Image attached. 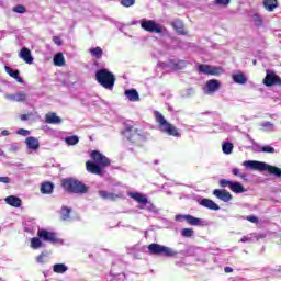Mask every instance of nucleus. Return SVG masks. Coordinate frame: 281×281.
Wrapping results in <instances>:
<instances>
[{
	"mask_svg": "<svg viewBox=\"0 0 281 281\" xmlns=\"http://www.w3.org/2000/svg\"><path fill=\"white\" fill-rule=\"evenodd\" d=\"M90 159H92V161L87 160L86 162V170L90 175L102 176L103 168L111 165L110 158L98 150L90 151Z\"/></svg>",
	"mask_w": 281,
	"mask_h": 281,
	"instance_id": "1",
	"label": "nucleus"
},
{
	"mask_svg": "<svg viewBox=\"0 0 281 281\" xmlns=\"http://www.w3.org/2000/svg\"><path fill=\"white\" fill-rule=\"evenodd\" d=\"M123 138L127 139L128 143L135 146H139L143 142L146 140V134L140 128H137L134 125H125L121 132Z\"/></svg>",
	"mask_w": 281,
	"mask_h": 281,
	"instance_id": "2",
	"label": "nucleus"
},
{
	"mask_svg": "<svg viewBox=\"0 0 281 281\" xmlns=\"http://www.w3.org/2000/svg\"><path fill=\"white\" fill-rule=\"evenodd\" d=\"M243 166H245V168H248L249 170H257L259 172L267 171L269 172V175H272L276 178H281V168L267 165L266 162L257 160H245L243 162Z\"/></svg>",
	"mask_w": 281,
	"mask_h": 281,
	"instance_id": "3",
	"label": "nucleus"
},
{
	"mask_svg": "<svg viewBox=\"0 0 281 281\" xmlns=\"http://www.w3.org/2000/svg\"><path fill=\"white\" fill-rule=\"evenodd\" d=\"M61 188L68 193L86 194L89 189L82 181L74 178H66L61 180Z\"/></svg>",
	"mask_w": 281,
	"mask_h": 281,
	"instance_id": "4",
	"label": "nucleus"
},
{
	"mask_svg": "<svg viewBox=\"0 0 281 281\" xmlns=\"http://www.w3.org/2000/svg\"><path fill=\"white\" fill-rule=\"evenodd\" d=\"M115 80V75L108 69H99L95 71V81L105 90H113Z\"/></svg>",
	"mask_w": 281,
	"mask_h": 281,
	"instance_id": "5",
	"label": "nucleus"
},
{
	"mask_svg": "<svg viewBox=\"0 0 281 281\" xmlns=\"http://www.w3.org/2000/svg\"><path fill=\"white\" fill-rule=\"evenodd\" d=\"M155 119L156 123L159 124V127L162 128L165 134H168V136L181 137V133L176 128V126L168 123L159 111H155Z\"/></svg>",
	"mask_w": 281,
	"mask_h": 281,
	"instance_id": "6",
	"label": "nucleus"
},
{
	"mask_svg": "<svg viewBox=\"0 0 281 281\" xmlns=\"http://www.w3.org/2000/svg\"><path fill=\"white\" fill-rule=\"evenodd\" d=\"M147 250L149 254L155 256H165V257H176L177 252L172 250V248H168L167 246H161L160 244H149L147 246Z\"/></svg>",
	"mask_w": 281,
	"mask_h": 281,
	"instance_id": "7",
	"label": "nucleus"
},
{
	"mask_svg": "<svg viewBox=\"0 0 281 281\" xmlns=\"http://www.w3.org/2000/svg\"><path fill=\"white\" fill-rule=\"evenodd\" d=\"M36 238L50 245L61 244V239L58 237L56 233L48 232L46 229H38V232H36Z\"/></svg>",
	"mask_w": 281,
	"mask_h": 281,
	"instance_id": "8",
	"label": "nucleus"
},
{
	"mask_svg": "<svg viewBox=\"0 0 281 281\" xmlns=\"http://www.w3.org/2000/svg\"><path fill=\"white\" fill-rule=\"evenodd\" d=\"M140 29L149 34H164V26L154 20H143V22H140Z\"/></svg>",
	"mask_w": 281,
	"mask_h": 281,
	"instance_id": "9",
	"label": "nucleus"
},
{
	"mask_svg": "<svg viewBox=\"0 0 281 281\" xmlns=\"http://www.w3.org/2000/svg\"><path fill=\"white\" fill-rule=\"evenodd\" d=\"M198 71L206 76H215V77L222 76V74H224V69L222 67H215V66H210L204 64L198 65Z\"/></svg>",
	"mask_w": 281,
	"mask_h": 281,
	"instance_id": "10",
	"label": "nucleus"
},
{
	"mask_svg": "<svg viewBox=\"0 0 281 281\" xmlns=\"http://www.w3.org/2000/svg\"><path fill=\"white\" fill-rule=\"evenodd\" d=\"M263 85H266V87H281V78L276 75L274 71L267 70L266 78H263Z\"/></svg>",
	"mask_w": 281,
	"mask_h": 281,
	"instance_id": "11",
	"label": "nucleus"
},
{
	"mask_svg": "<svg viewBox=\"0 0 281 281\" xmlns=\"http://www.w3.org/2000/svg\"><path fill=\"white\" fill-rule=\"evenodd\" d=\"M213 196L217 198L224 203H229L233 200V195L226 189H215L213 190Z\"/></svg>",
	"mask_w": 281,
	"mask_h": 281,
	"instance_id": "12",
	"label": "nucleus"
},
{
	"mask_svg": "<svg viewBox=\"0 0 281 281\" xmlns=\"http://www.w3.org/2000/svg\"><path fill=\"white\" fill-rule=\"evenodd\" d=\"M5 100H9L10 102H26L27 95L25 91L15 92L14 94H5Z\"/></svg>",
	"mask_w": 281,
	"mask_h": 281,
	"instance_id": "13",
	"label": "nucleus"
},
{
	"mask_svg": "<svg viewBox=\"0 0 281 281\" xmlns=\"http://www.w3.org/2000/svg\"><path fill=\"white\" fill-rule=\"evenodd\" d=\"M171 27H173V30H176V33L179 35H187L188 33L186 32L184 29V23L182 22V20H173L170 22Z\"/></svg>",
	"mask_w": 281,
	"mask_h": 281,
	"instance_id": "14",
	"label": "nucleus"
},
{
	"mask_svg": "<svg viewBox=\"0 0 281 281\" xmlns=\"http://www.w3.org/2000/svg\"><path fill=\"white\" fill-rule=\"evenodd\" d=\"M20 58L23 59V61L29 65L34 64V57L32 56V53L30 52V49L26 47L21 48Z\"/></svg>",
	"mask_w": 281,
	"mask_h": 281,
	"instance_id": "15",
	"label": "nucleus"
},
{
	"mask_svg": "<svg viewBox=\"0 0 281 281\" xmlns=\"http://www.w3.org/2000/svg\"><path fill=\"white\" fill-rule=\"evenodd\" d=\"M179 218H184L186 222H188L191 226H200L201 220L198 217H194L193 215H176V221Z\"/></svg>",
	"mask_w": 281,
	"mask_h": 281,
	"instance_id": "16",
	"label": "nucleus"
},
{
	"mask_svg": "<svg viewBox=\"0 0 281 281\" xmlns=\"http://www.w3.org/2000/svg\"><path fill=\"white\" fill-rule=\"evenodd\" d=\"M128 196H131V199L137 202L138 204H148V198H146V195H143V193L132 192L128 193Z\"/></svg>",
	"mask_w": 281,
	"mask_h": 281,
	"instance_id": "17",
	"label": "nucleus"
},
{
	"mask_svg": "<svg viewBox=\"0 0 281 281\" xmlns=\"http://www.w3.org/2000/svg\"><path fill=\"white\" fill-rule=\"evenodd\" d=\"M5 74L9 75L12 79H15L18 83L23 85V78L20 77V71L19 70H13V68L5 66Z\"/></svg>",
	"mask_w": 281,
	"mask_h": 281,
	"instance_id": "18",
	"label": "nucleus"
},
{
	"mask_svg": "<svg viewBox=\"0 0 281 281\" xmlns=\"http://www.w3.org/2000/svg\"><path fill=\"white\" fill-rule=\"evenodd\" d=\"M200 205L203 206L204 209H209L211 211H218L221 207L215 203L214 201L210 199H203L200 202Z\"/></svg>",
	"mask_w": 281,
	"mask_h": 281,
	"instance_id": "19",
	"label": "nucleus"
},
{
	"mask_svg": "<svg viewBox=\"0 0 281 281\" xmlns=\"http://www.w3.org/2000/svg\"><path fill=\"white\" fill-rule=\"evenodd\" d=\"M220 88H221V82H218V80L211 79L206 81V90H209L210 94L217 92Z\"/></svg>",
	"mask_w": 281,
	"mask_h": 281,
	"instance_id": "20",
	"label": "nucleus"
},
{
	"mask_svg": "<svg viewBox=\"0 0 281 281\" xmlns=\"http://www.w3.org/2000/svg\"><path fill=\"white\" fill-rule=\"evenodd\" d=\"M24 144H26V147H29V149H32V150H37L41 147L38 139L32 136L24 139Z\"/></svg>",
	"mask_w": 281,
	"mask_h": 281,
	"instance_id": "21",
	"label": "nucleus"
},
{
	"mask_svg": "<svg viewBox=\"0 0 281 281\" xmlns=\"http://www.w3.org/2000/svg\"><path fill=\"white\" fill-rule=\"evenodd\" d=\"M262 4L267 12H274V10L279 7L278 0H263Z\"/></svg>",
	"mask_w": 281,
	"mask_h": 281,
	"instance_id": "22",
	"label": "nucleus"
},
{
	"mask_svg": "<svg viewBox=\"0 0 281 281\" xmlns=\"http://www.w3.org/2000/svg\"><path fill=\"white\" fill-rule=\"evenodd\" d=\"M45 123L47 124H60L61 117L56 115V113H47L45 114Z\"/></svg>",
	"mask_w": 281,
	"mask_h": 281,
	"instance_id": "23",
	"label": "nucleus"
},
{
	"mask_svg": "<svg viewBox=\"0 0 281 281\" xmlns=\"http://www.w3.org/2000/svg\"><path fill=\"white\" fill-rule=\"evenodd\" d=\"M5 203L9 204V206L19 209L21 206V199L14 195H9L5 198Z\"/></svg>",
	"mask_w": 281,
	"mask_h": 281,
	"instance_id": "24",
	"label": "nucleus"
},
{
	"mask_svg": "<svg viewBox=\"0 0 281 281\" xmlns=\"http://www.w3.org/2000/svg\"><path fill=\"white\" fill-rule=\"evenodd\" d=\"M233 81L236 82L237 85H246L247 83V77L245 76L244 72L237 71L232 76Z\"/></svg>",
	"mask_w": 281,
	"mask_h": 281,
	"instance_id": "25",
	"label": "nucleus"
},
{
	"mask_svg": "<svg viewBox=\"0 0 281 281\" xmlns=\"http://www.w3.org/2000/svg\"><path fill=\"white\" fill-rule=\"evenodd\" d=\"M170 65H171V69H173L175 71H179V70L186 69L188 61H186V60L175 61L173 59H171Z\"/></svg>",
	"mask_w": 281,
	"mask_h": 281,
	"instance_id": "26",
	"label": "nucleus"
},
{
	"mask_svg": "<svg viewBox=\"0 0 281 281\" xmlns=\"http://www.w3.org/2000/svg\"><path fill=\"white\" fill-rule=\"evenodd\" d=\"M99 196H101V199L104 201H116V199H119V195L115 193H109L104 190L99 191Z\"/></svg>",
	"mask_w": 281,
	"mask_h": 281,
	"instance_id": "27",
	"label": "nucleus"
},
{
	"mask_svg": "<svg viewBox=\"0 0 281 281\" xmlns=\"http://www.w3.org/2000/svg\"><path fill=\"white\" fill-rule=\"evenodd\" d=\"M125 95L127 97L128 101H131V102L139 101V93L135 89L125 90Z\"/></svg>",
	"mask_w": 281,
	"mask_h": 281,
	"instance_id": "28",
	"label": "nucleus"
},
{
	"mask_svg": "<svg viewBox=\"0 0 281 281\" xmlns=\"http://www.w3.org/2000/svg\"><path fill=\"white\" fill-rule=\"evenodd\" d=\"M54 184L49 181H45L41 184V193L42 194H50L53 193Z\"/></svg>",
	"mask_w": 281,
	"mask_h": 281,
	"instance_id": "29",
	"label": "nucleus"
},
{
	"mask_svg": "<svg viewBox=\"0 0 281 281\" xmlns=\"http://www.w3.org/2000/svg\"><path fill=\"white\" fill-rule=\"evenodd\" d=\"M53 63L56 67H64L65 57L63 56V53H57L56 55H54Z\"/></svg>",
	"mask_w": 281,
	"mask_h": 281,
	"instance_id": "30",
	"label": "nucleus"
},
{
	"mask_svg": "<svg viewBox=\"0 0 281 281\" xmlns=\"http://www.w3.org/2000/svg\"><path fill=\"white\" fill-rule=\"evenodd\" d=\"M228 190H231V191H233V193H237V194L245 193L247 191L245 189V187H243V184L239 182L228 187Z\"/></svg>",
	"mask_w": 281,
	"mask_h": 281,
	"instance_id": "31",
	"label": "nucleus"
},
{
	"mask_svg": "<svg viewBox=\"0 0 281 281\" xmlns=\"http://www.w3.org/2000/svg\"><path fill=\"white\" fill-rule=\"evenodd\" d=\"M90 56L94 57L95 59H101L103 57V49L101 47L90 48L89 49Z\"/></svg>",
	"mask_w": 281,
	"mask_h": 281,
	"instance_id": "32",
	"label": "nucleus"
},
{
	"mask_svg": "<svg viewBox=\"0 0 281 281\" xmlns=\"http://www.w3.org/2000/svg\"><path fill=\"white\" fill-rule=\"evenodd\" d=\"M54 273L63 274L68 271V267L64 263H56L53 266Z\"/></svg>",
	"mask_w": 281,
	"mask_h": 281,
	"instance_id": "33",
	"label": "nucleus"
},
{
	"mask_svg": "<svg viewBox=\"0 0 281 281\" xmlns=\"http://www.w3.org/2000/svg\"><path fill=\"white\" fill-rule=\"evenodd\" d=\"M234 149V145L229 142H225L224 144H222V153H224L225 155H231V153H233Z\"/></svg>",
	"mask_w": 281,
	"mask_h": 281,
	"instance_id": "34",
	"label": "nucleus"
},
{
	"mask_svg": "<svg viewBox=\"0 0 281 281\" xmlns=\"http://www.w3.org/2000/svg\"><path fill=\"white\" fill-rule=\"evenodd\" d=\"M71 209H68L67 206L61 207V221L67 222L70 220Z\"/></svg>",
	"mask_w": 281,
	"mask_h": 281,
	"instance_id": "35",
	"label": "nucleus"
},
{
	"mask_svg": "<svg viewBox=\"0 0 281 281\" xmlns=\"http://www.w3.org/2000/svg\"><path fill=\"white\" fill-rule=\"evenodd\" d=\"M30 247L33 250H37L38 248L42 247V239L37 238V237H33L30 241Z\"/></svg>",
	"mask_w": 281,
	"mask_h": 281,
	"instance_id": "36",
	"label": "nucleus"
},
{
	"mask_svg": "<svg viewBox=\"0 0 281 281\" xmlns=\"http://www.w3.org/2000/svg\"><path fill=\"white\" fill-rule=\"evenodd\" d=\"M237 183H239V182L229 181V180H225V179H222L221 181H218V186H221V188H231Z\"/></svg>",
	"mask_w": 281,
	"mask_h": 281,
	"instance_id": "37",
	"label": "nucleus"
},
{
	"mask_svg": "<svg viewBox=\"0 0 281 281\" xmlns=\"http://www.w3.org/2000/svg\"><path fill=\"white\" fill-rule=\"evenodd\" d=\"M78 136H68L65 138L66 145L68 146H76L78 144Z\"/></svg>",
	"mask_w": 281,
	"mask_h": 281,
	"instance_id": "38",
	"label": "nucleus"
},
{
	"mask_svg": "<svg viewBox=\"0 0 281 281\" xmlns=\"http://www.w3.org/2000/svg\"><path fill=\"white\" fill-rule=\"evenodd\" d=\"M12 12L18 13V14H25L26 8L22 4H18L14 8H12Z\"/></svg>",
	"mask_w": 281,
	"mask_h": 281,
	"instance_id": "39",
	"label": "nucleus"
},
{
	"mask_svg": "<svg viewBox=\"0 0 281 281\" xmlns=\"http://www.w3.org/2000/svg\"><path fill=\"white\" fill-rule=\"evenodd\" d=\"M194 231L192 228H184L181 232L182 237L184 238H191L193 237Z\"/></svg>",
	"mask_w": 281,
	"mask_h": 281,
	"instance_id": "40",
	"label": "nucleus"
},
{
	"mask_svg": "<svg viewBox=\"0 0 281 281\" xmlns=\"http://www.w3.org/2000/svg\"><path fill=\"white\" fill-rule=\"evenodd\" d=\"M136 3V0H121V4L125 8H131Z\"/></svg>",
	"mask_w": 281,
	"mask_h": 281,
	"instance_id": "41",
	"label": "nucleus"
},
{
	"mask_svg": "<svg viewBox=\"0 0 281 281\" xmlns=\"http://www.w3.org/2000/svg\"><path fill=\"white\" fill-rule=\"evenodd\" d=\"M261 153L274 154L276 149H274V147L266 145V146L261 147Z\"/></svg>",
	"mask_w": 281,
	"mask_h": 281,
	"instance_id": "42",
	"label": "nucleus"
},
{
	"mask_svg": "<svg viewBox=\"0 0 281 281\" xmlns=\"http://www.w3.org/2000/svg\"><path fill=\"white\" fill-rule=\"evenodd\" d=\"M233 176H237V177H239V178H241V179L247 178V175H246V173H239V169H238V168H234V169H233Z\"/></svg>",
	"mask_w": 281,
	"mask_h": 281,
	"instance_id": "43",
	"label": "nucleus"
},
{
	"mask_svg": "<svg viewBox=\"0 0 281 281\" xmlns=\"http://www.w3.org/2000/svg\"><path fill=\"white\" fill-rule=\"evenodd\" d=\"M16 134L20 135V136H29L30 131L25 130V128H20V130H18Z\"/></svg>",
	"mask_w": 281,
	"mask_h": 281,
	"instance_id": "44",
	"label": "nucleus"
},
{
	"mask_svg": "<svg viewBox=\"0 0 281 281\" xmlns=\"http://www.w3.org/2000/svg\"><path fill=\"white\" fill-rule=\"evenodd\" d=\"M246 221H248L249 223H258V217L255 215H248V217H246Z\"/></svg>",
	"mask_w": 281,
	"mask_h": 281,
	"instance_id": "45",
	"label": "nucleus"
},
{
	"mask_svg": "<svg viewBox=\"0 0 281 281\" xmlns=\"http://www.w3.org/2000/svg\"><path fill=\"white\" fill-rule=\"evenodd\" d=\"M53 42H54V44H56L57 46H61V45H63V41H61V38H59L58 36H54V37H53Z\"/></svg>",
	"mask_w": 281,
	"mask_h": 281,
	"instance_id": "46",
	"label": "nucleus"
},
{
	"mask_svg": "<svg viewBox=\"0 0 281 281\" xmlns=\"http://www.w3.org/2000/svg\"><path fill=\"white\" fill-rule=\"evenodd\" d=\"M44 258H45V254L42 252L41 255H38V256L36 257V262H38V263H44Z\"/></svg>",
	"mask_w": 281,
	"mask_h": 281,
	"instance_id": "47",
	"label": "nucleus"
},
{
	"mask_svg": "<svg viewBox=\"0 0 281 281\" xmlns=\"http://www.w3.org/2000/svg\"><path fill=\"white\" fill-rule=\"evenodd\" d=\"M231 0H217L218 5H229Z\"/></svg>",
	"mask_w": 281,
	"mask_h": 281,
	"instance_id": "48",
	"label": "nucleus"
},
{
	"mask_svg": "<svg viewBox=\"0 0 281 281\" xmlns=\"http://www.w3.org/2000/svg\"><path fill=\"white\" fill-rule=\"evenodd\" d=\"M272 126H274V124H272L271 122L261 123V127L263 128H271Z\"/></svg>",
	"mask_w": 281,
	"mask_h": 281,
	"instance_id": "49",
	"label": "nucleus"
},
{
	"mask_svg": "<svg viewBox=\"0 0 281 281\" xmlns=\"http://www.w3.org/2000/svg\"><path fill=\"white\" fill-rule=\"evenodd\" d=\"M10 181L9 177H0V183H5L8 184Z\"/></svg>",
	"mask_w": 281,
	"mask_h": 281,
	"instance_id": "50",
	"label": "nucleus"
},
{
	"mask_svg": "<svg viewBox=\"0 0 281 281\" xmlns=\"http://www.w3.org/2000/svg\"><path fill=\"white\" fill-rule=\"evenodd\" d=\"M224 271H225V273H232V272H233V268H231V267H225V268H224Z\"/></svg>",
	"mask_w": 281,
	"mask_h": 281,
	"instance_id": "51",
	"label": "nucleus"
},
{
	"mask_svg": "<svg viewBox=\"0 0 281 281\" xmlns=\"http://www.w3.org/2000/svg\"><path fill=\"white\" fill-rule=\"evenodd\" d=\"M0 136H9L8 130H3L2 132H0Z\"/></svg>",
	"mask_w": 281,
	"mask_h": 281,
	"instance_id": "52",
	"label": "nucleus"
},
{
	"mask_svg": "<svg viewBox=\"0 0 281 281\" xmlns=\"http://www.w3.org/2000/svg\"><path fill=\"white\" fill-rule=\"evenodd\" d=\"M255 22H257L258 26L262 25V20H260V18L255 19Z\"/></svg>",
	"mask_w": 281,
	"mask_h": 281,
	"instance_id": "53",
	"label": "nucleus"
},
{
	"mask_svg": "<svg viewBox=\"0 0 281 281\" xmlns=\"http://www.w3.org/2000/svg\"><path fill=\"white\" fill-rule=\"evenodd\" d=\"M21 121H27L29 120V115L23 114L20 116Z\"/></svg>",
	"mask_w": 281,
	"mask_h": 281,
	"instance_id": "54",
	"label": "nucleus"
},
{
	"mask_svg": "<svg viewBox=\"0 0 281 281\" xmlns=\"http://www.w3.org/2000/svg\"><path fill=\"white\" fill-rule=\"evenodd\" d=\"M249 241H250V238L248 237H243L240 240V243H249Z\"/></svg>",
	"mask_w": 281,
	"mask_h": 281,
	"instance_id": "55",
	"label": "nucleus"
},
{
	"mask_svg": "<svg viewBox=\"0 0 281 281\" xmlns=\"http://www.w3.org/2000/svg\"><path fill=\"white\" fill-rule=\"evenodd\" d=\"M11 150H12V151H18V147H16V146H12V147H11Z\"/></svg>",
	"mask_w": 281,
	"mask_h": 281,
	"instance_id": "56",
	"label": "nucleus"
},
{
	"mask_svg": "<svg viewBox=\"0 0 281 281\" xmlns=\"http://www.w3.org/2000/svg\"><path fill=\"white\" fill-rule=\"evenodd\" d=\"M4 155V151H2V149H0V156Z\"/></svg>",
	"mask_w": 281,
	"mask_h": 281,
	"instance_id": "57",
	"label": "nucleus"
}]
</instances>
